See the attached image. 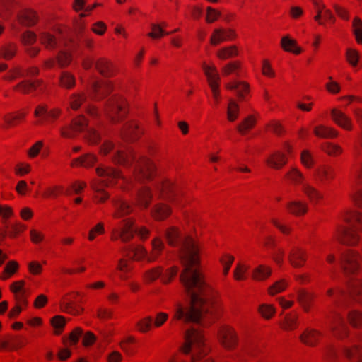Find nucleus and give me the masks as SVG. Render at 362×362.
Listing matches in <instances>:
<instances>
[{
	"label": "nucleus",
	"mask_w": 362,
	"mask_h": 362,
	"mask_svg": "<svg viewBox=\"0 0 362 362\" xmlns=\"http://www.w3.org/2000/svg\"><path fill=\"white\" fill-rule=\"evenodd\" d=\"M165 234L168 244L179 248L183 266L180 281L189 298L185 304L175 303L173 320L180 321L182 325L204 324L205 315L211 313L213 300L211 289L198 268V246L190 237L182 236L175 227L169 228Z\"/></svg>",
	"instance_id": "f257e3e1"
},
{
	"label": "nucleus",
	"mask_w": 362,
	"mask_h": 362,
	"mask_svg": "<svg viewBox=\"0 0 362 362\" xmlns=\"http://www.w3.org/2000/svg\"><path fill=\"white\" fill-rule=\"evenodd\" d=\"M103 153L106 154L113 151L112 159L119 164L126 167L132 168L133 177L127 179L121 175L120 173L109 167H98L96 169L99 176L103 177L102 182L105 185L112 183L115 180L121 179L126 184L127 187H134L136 196L139 204L147 207L151 198V193L146 187L139 188L137 185L143 181L151 179L153 176L155 166L153 163L144 156L136 154L130 148L119 149L115 148L113 144L107 141L103 144L101 149Z\"/></svg>",
	"instance_id": "f03ea898"
},
{
	"label": "nucleus",
	"mask_w": 362,
	"mask_h": 362,
	"mask_svg": "<svg viewBox=\"0 0 362 362\" xmlns=\"http://www.w3.org/2000/svg\"><path fill=\"white\" fill-rule=\"evenodd\" d=\"M110 91L111 86L107 82L93 78L90 81L89 98L84 93L74 94L70 99V105L73 110H77L82 105L90 115H97L98 110L90 103V101H100L105 98Z\"/></svg>",
	"instance_id": "7ed1b4c3"
},
{
	"label": "nucleus",
	"mask_w": 362,
	"mask_h": 362,
	"mask_svg": "<svg viewBox=\"0 0 362 362\" xmlns=\"http://www.w3.org/2000/svg\"><path fill=\"white\" fill-rule=\"evenodd\" d=\"M103 110L112 123H117L127 115V104L122 96L113 95L105 101Z\"/></svg>",
	"instance_id": "20e7f679"
},
{
	"label": "nucleus",
	"mask_w": 362,
	"mask_h": 362,
	"mask_svg": "<svg viewBox=\"0 0 362 362\" xmlns=\"http://www.w3.org/2000/svg\"><path fill=\"white\" fill-rule=\"evenodd\" d=\"M148 233L146 228H134L132 221L129 218H126L119 222L112 228V238H119L123 242H127L133 238L134 233H137L141 239H146L148 235Z\"/></svg>",
	"instance_id": "39448f33"
},
{
	"label": "nucleus",
	"mask_w": 362,
	"mask_h": 362,
	"mask_svg": "<svg viewBox=\"0 0 362 362\" xmlns=\"http://www.w3.org/2000/svg\"><path fill=\"white\" fill-rule=\"evenodd\" d=\"M87 130L88 134L90 136L92 142H97L99 139V134L92 129L87 127L86 120L83 116L73 119L70 126L61 129V134L64 137L71 138L76 132Z\"/></svg>",
	"instance_id": "423d86ee"
},
{
	"label": "nucleus",
	"mask_w": 362,
	"mask_h": 362,
	"mask_svg": "<svg viewBox=\"0 0 362 362\" xmlns=\"http://www.w3.org/2000/svg\"><path fill=\"white\" fill-rule=\"evenodd\" d=\"M163 248L164 245L163 242L159 238H156L152 242V252L150 255L141 246H130L127 249L126 252L127 255H130V253H132L133 257L136 259L146 257L148 261L151 262L157 259Z\"/></svg>",
	"instance_id": "0eeeda50"
},
{
	"label": "nucleus",
	"mask_w": 362,
	"mask_h": 362,
	"mask_svg": "<svg viewBox=\"0 0 362 362\" xmlns=\"http://www.w3.org/2000/svg\"><path fill=\"white\" fill-rule=\"evenodd\" d=\"M286 176L293 182L301 185L302 191L312 202H317L322 198L321 194L308 183L305 182L303 175L296 168H292Z\"/></svg>",
	"instance_id": "6e6552de"
},
{
	"label": "nucleus",
	"mask_w": 362,
	"mask_h": 362,
	"mask_svg": "<svg viewBox=\"0 0 362 362\" xmlns=\"http://www.w3.org/2000/svg\"><path fill=\"white\" fill-rule=\"evenodd\" d=\"M38 35L42 45L49 50L59 49L62 45L67 43V42L64 40V36L61 32L57 35H54L49 32L41 30L39 31Z\"/></svg>",
	"instance_id": "1a4fd4ad"
},
{
	"label": "nucleus",
	"mask_w": 362,
	"mask_h": 362,
	"mask_svg": "<svg viewBox=\"0 0 362 362\" xmlns=\"http://www.w3.org/2000/svg\"><path fill=\"white\" fill-rule=\"evenodd\" d=\"M202 66L206 76L207 77L208 83L211 89L213 96L217 102L219 97V74L214 66H210L204 62Z\"/></svg>",
	"instance_id": "9d476101"
},
{
	"label": "nucleus",
	"mask_w": 362,
	"mask_h": 362,
	"mask_svg": "<svg viewBox=\"0 0 362 362\" xmlns=\"http://www.w3.org/2000/svg\"><path fill=\"white\" fill-rule=\"evenodd\" d=\"M361 257L358 253L347 250L341 257V265L346 274H354L358 269Z\"/></svg>",
	"instance_id": "9b49d317"
},
{
	"label": "nucleus",
	"mask_w": 362,
	"mask_h": 362,
	"mask_svg": "<svg viewBox=\"0 0 362 362\" xmlns=\"http://www.w3.org/2000/svg\"><path fill=\"white\" fill-rule=\"evenodd\" d=\"M95 64L96 69L101 75L109 77L113 74V68L108 61L105 59H99L95 61L91 57H86L83 61V67L86 69H90Z\"/></svg>",
	"instance_id": "f8f14e48"
},
{
	"label": "nucleus",
	"mask_w": 362,
	"mask_h": 362,
	"mask_svg": "<svg viewBox=\"0 0 362 362\" xmlns=\"http://www.w3.org/2000/svg\"><path fill=\"white\" fill-rule=\"evenodd\" d=\"M332 315L329 317V327L334 336L343 338L346 334V327L340 314L337 311H332Z\"/></svg>",
	"instance_id": "ddd939ff"
},
{
	"label": "nucleus",
	"mask_w": 362,
	"mask_h": 362,
	"mask_svg": "<svg viewBox=\"0 0 362 362\" xmlns=\"http://www.w3.org/2000/svg\"><path fill=\"white\" fill-rule=\"evenodd\" d=\"M36 40V34L31 31H26L21 35V41L25 47V51L30 57L36 56L40 50L39 47H33Z\"/></svg>",
	"instance_id": "4468645a"
},
{
	"label": "nucleus",
	"mask_w": 362,
	"mask_h": 362,
	"mask_svg": "<svg viewBox=\"0 0 362 362\" xmlns=\"http://www.w3.org/2000/svg\"><path fill=\"white\" fill-rule=\"evenodd\" d=\"M219 338L222 344L227 349L233 348L237 344V337L230 327H223L219 332Z\"/></svg>",
	"instance_id": "2eb2a0df"
},
{
	"label": "nucleus",
	"mask_w": 362,
	"mask_h": 362,
	"mask_svg": "<svg viewBox=\"0 0 362 362\" xmlns=\"http://www.w3.org/2000/svg\"><path fill=\"white\" fill-rule=\"evenodd\" d=\"M112 203L115 207L112 216L115 218H121L132 211L130 204L122 198L114 199Z\"/></svg>",
	"instance_id": "dca6fc26"
},
{
	"label": "nucleus",
	"mask_w": 362,
	"mask_h": 362,
	"mask_svg": "<svg viewBox=\"0 0 362 362\" xmlns=\"http://www.w3.org/2000/svg\"><path fill=\"white\" fill-rule=\"evenodd\" d=\"M234 37L235 34L232 30L219 28L214 30L210 42L212 45H217L223 41L232 40Z\"/></svg>",
	"instance_id": "f3484780"
},
{
	"label": "nucleus",
	"mask_w": 362,
	"mask_h": 362,
	"mask_svg": "<svg viewBox=\"0 0 362 362\" xmlns=\"http://www.w3.org/2000/svg\"><path fill=\"white\" fill-rule=\"evenodd\" d=\"M60 110L54 109L48 110L47 107L45 105H39L36 107L35 115L40 118V121L52 122L59 115Z\"/></svg>",
	"instance_id": "a211bd4d"
},
{
	"label": "nucleus",
	"mask_w": 362,
	"mask_h": 362,
	"mask_svg": "<svg viewBox=\"0 0 362 362\" xmlns=\"http://www.w3.org/2000/svg\"><path fill=\"white\" fill-rule=\"evenodd\" d=\"M288 260L294 267H300L305 262L306 252L300 247H293L289 253Z\"/></svg>",
	"instance_id": "6ab92c4d"
},
{
	"label": "nucleus",
	"mask_w": 362,
	"mask_h": 362,
	"mask_svg": "<svg viewBox=\"0 0 362 362\" xmlns=\"http://www.w3.org/2000/svg\"><path fill=\"white\" fill-rule=\"evenodd\" d=\"M341 353L352 362H362V349L358 348L356 345L344 346Z\"/></svg>",
	"instance_id": "aec40b11"
},
{
	"label": "nucleus",
	"mask_w": 362,
	"mask_h": 362,
	"mask_svg": "<svg viewBox=\"0 0 362 362\" xmlns=\"http://www.w3.org/2000/svg\"><path fill=\"white\" fill-rule=\"evenodd\" d=\"M321 333L315 329H306L299 337L300 341L306 345L314 346L316 344Z\"/></svg>",
	"instance_id": "412c9836"
},
{
	"label": "nucleus",
	"mask_w": 362,
	"mask_h": 362,
	"mask_svg": "<svg viewBox=\"0 0 362 362\" xmlns=\"http://www.w3.org/2000/svg\"><path fill=\"white\" fill-rule=\"evenodd\" d=\"M331 115L333 120L338 125L346 129H351V121L344 113L338 110L333 109L331 111Z\"/></svg>",
	"instance_id": "4be33fe9"
},
{
	"label": "nucleus",
	"mask_w": 362,
	"mask_h": 362,
	"mask_svg": "<svg viewBox=\"0 0 362 362\" xmlns=\"http://www.w3.org/2000/svg\"><path fill=\"white\" fill-rule=\"evenodd\" d=\"M316 175L322 184L333 179L334 177V169L329 165H321L316 170Z\"/></svg>",
	"instance_id": "5701e85b"
},
{
	"label": "nucleus",
	"mask_w": 362,
	"mask_h": 362,
	"mask_svg": "<svg viewBox=\"0 0 362 362\" xmlns=\"http://www.w3.org/2000/svg\"><path fill=\"white\" fill-rule=\"evenodd\" d=\"M226 88L235 90L240 99H244L245 93L249 91V85L243 81H235L226 84Z\"/></svg>",
	"instance_id": "b1692460"
},
{
	"label": "nucleus",
	"mask_w": 362,
	"mask_h": 362,
	"mask_svg": "<svg viewBox=\"0 0 362 362\" xmlns=\"http://www.w3.org/2000/svg\"><path fill=\"white\" fill-rule=\"evenodd\" d=\"M267 163L272 168L279 169L286 163V159L284 153L277 151L267 160Z\"/></svg>",
	"instance_id": "393cba45"
},
{
	"label": "nucleus",
	"mask_w": 362,
	"mask_h": 362,
	"mask_svg": "<svg viewBox=\"0 0 362 362\" xmlns=\"http://www.w3.org/2000/svg\"><path fill=\"white\" fill-rule=\"evenodd\" d=\"M37 17L35 13L30 10L23 11L18 15L19 22L24 25H33L37 22Z\"/></svg>",
	"instance_id": "a878e982"
},
{
	"label": "nucleus",
	"mask_w": 362,
	"mask_h": 362,
	"mask_svg": "<svg viewBox=\"0 0 362 362\" xmlns=\"http://www.w3.org/2000/svg\"><path fill=\"white\" fill-rule=\"evenodd\" d=\"M139 127L134 122L127 123L122 129V136L125 139L134 140L139 134Z\"/></svg>",
	"instance_id": "bb28decb"
},
{
	"label": "nucleus",
	"mask_w": 362,
	"mask_h": 362,
	"mask_svg": "<svg viewBox=\"0 0 362 362\" xmlns=\"http://www.w3.org/2000/svg\"><path fill=\"white\" fill-rule=\"evenodd\" d=\"M281 45L283 49L286 52H293L296 54L301 52V49L297 46L296 41L291 39L288 35L281 38Z\"/></svg>",
	"instance_id": "cd10ccee"
},
{
	"label": "nucleus",
	"mask_w": 362,
	"mask_h": 362,
	"mask_svg": "<svg viewBox=\"0 0 362 362\" xmlns=\"http://www.w3.org/2000/svg\"><path fill=\"white\" fill-rule=\"evenodd\" d=\"M41 83L42 81L40 80L35 81L24 80L15 86L13 88L23 93H28L30 90L35 89L38 86L41 84Z\"/></svg>",
	"instance_id": "c85d7f7f"
},
{
	"label": "nucleus",
	"mask_w": 362,
	"mask_h": 362,
	"mask_svg": "<svg viewBox=\"0 0 362 362\" xmlns=\"http://www.w3.org/2000/svg\"><path fill=\"white\" fill-rule=\"evenodd\" d=\"M287 207L291 214L296 216L305 214L308 209L307 204L300 201L290 202L287 204Z\"/></svg>",
	"instance_id": "c756f323"
},
{
	"label": "nucleus",
	"mask_w": 362,
	"mask_h": 362,
	"mask_svg": "<svg viewBox=\"0 0 362 362\" xmlns=\"http://www.w3.org/2000/svg\"><path fill=\"white\" fill-rule=\"evenodd\" d=\"M170 209L164 204H157L152 210V216L156 220H163L170 214Z\"/></svg>",
	"instance_id": "7c9ffc66"
},
{
	"label": "nucleus",
	"mask_w": 362,
	"mask_h": 362,
	"mask_svg": "<svg viewBox=\"0 0 362 362\" xmlns=\"http://www.w3.org/2000/svg\"><path fill=\"white\" fill-rule=\"evenodd\" d=\"M272 270L264 265H259L252 271V278L257 281H263L270 276Z\"/></svg>",
	"instance_id": "2f4dec72"
},
{
	"label": "nucleus",
	"mask_w": 362,
	"mask_h": 362,
	"mask_svg": "<svg viewBox=\"0 0 362 362\" xmlns=\"http://www.w3.org/2000/svg\"><path fill=\"white\" fill-rule=\"evenodd\" d=\"M314 133L317 136L325 139L332 138L337 136V133L334 129L324 125H320L315 127Z\"/></svg>",
	"instance_id": "473e14b6"
},
{
	"label": "nucleus",
	"mask_w": 362,
	"mask_h": 362,
	"mask_svg": "<svg viewBox=\"0 0 362 362\" xmlns=\"http://www.w3.org/2000/svg\"><path fill=\"white\" fill-rule=\"evenodd\" d=\"M23 286L24 281H16L11 286V289L16 295V298L18 300L26 304V301L25 300L26 291L23 288Z\"/></svg>",
	"instance_id": "72a5a7b5"
},
{
	"label": "nucleus",
	"mask_w": 362,
	"mask_h": 362,
	"mask_svg": "<svg viewBox=\"0 0 362 362\" xmlns=\"http://www.w3.org/2000/svg\"><path fill=\"white\" fill-rule=\"evenodd\" d=\"M239 114V105L238 104L233 100H230L227 109V116L228 119L230 122L235 121L238 116Z\"/></svg>",
	"instance_id": "f704fd0d"
},
{
	"label": "nucleus",
	"mask_w": 362,
	"mask_h": 362,
	"mask_svg": "<svg viewBox=\"0 0 362 362\" xmlns=\"http://www.w3.org/2000/svg\"><path fill=\"white\" fill-rule=\"evenodd\" d=\"M59 81L61 86L66 88H71L75 85L74 76L67 71L61 74Z\"/></svg>",
	"instance_id": "c9c22d12"
},
{
	"label": "nucleus",
	"mask_w": 362,
	"mask_h": 362,
	"mask_svg": "<svg viewBox=\"0 0 362 362\" xmlns=\"http://www.w3.org/2000/svg\"><path fill=\"white\" fill-rule=\"evenodd\" d=\"M17 48L14 45H7L0 49V58L11 59L16 53Z\"/></svg>",
	"instance_id": "e433bc0d"
},
{
	"label": "nucleus",
	"mask_w": 362,
	"mask_h": 362,
	"mask_svg": "<svg viewBox=\"0 0 362 362\" xmlns=\"http://www.w3.org/2000/svg\"><path fill=\"white\" fill-rule=\"evenodd\" d=\"M312 298L311 294L304 290H300L298 293V300L305 311H308Z\"/></svg>",
	"instance_id": "4c0bfd02"
},
{
	"label": "nucleus",
	"mask_w": 362,
	"mask_h": 362,
	"mask_svg": "<svg viewBox=\"0 0 362 362\" xmlns=\"http://www.w3.org/2000/svg\"><path fill=\"white\" fill-rule=\"evenodd\" d=\"M351 295L362 301V279H356L350 283Z\"/></svg>",
	"instance_id": "58836bf2"
},
{
	"label": "nucleus",
	"mask_w": 362,
	"mask_h": 362,
	"mask_svg": "<svg viewBox=\"0 0 362 362\" xmlns=\"http://www.w3.org/2000/svg\"><path fill=\"white\" fill-rule=\"evenodd\" d=\"M95 162V157L91 154L85 156L74 160L73 165H83L85 167L91 166Z\"/></svg>",
	"instance_id": "ea45409f"
},
{
	"label": "nucleus",
	"mask_w": 362,
	"mask_h": 362,
	"mask_svg": "<svg viewBox=\"0 0 362 362\" xmlns=\"http://www.w3.org/2000/svg\"><path fill=\"white\" fill-rule=\"evenodd\" d=\"M238 55V50L235 46L224 47L217 52V56L221 59H227Z\"/></svg>",
	"instance_id": "a19ab883"
},
{
	"label": "nucleus",
	"mask_w": 362,
	"mask_h": 362,
	"mask_svg": "<svg viewBox=\"0 0 362 362\" xmlns=\"http://www.w3.org/2000/svg\"><path fill=\"white\" fill-rule=\"evenodd\" d=\"M353 33L358 43L362 44V21L356 17L353 21Z\"/></svg>",
	"instance_id": "79ce46f5"
},
{
	"label": "nucleus",
	"mask_w": 362,
	"mask_h": 362,
	"mask_svg": "<svg viewBox=\"0 0 362 362\" xmlns=\"http://www.w3.org/2000/svg\"><path fill=\"white\" fill-rule=\"evenodd\" d=\"M255 124V119L252 116L245 118L243 122L237 126L238 131L241 134H245L247 130L250 129Z\"/></svg>",
	"instance_id": "37998d69"
},
{
	"label": "nucleus",
	"mask_w": 362,
	"mask_h": 362,
	"mask_svg": "<svg viewBox=\"0 0 362 362\" xmlns=\"http://www.w3.org/2000/svg\"><path fill=\"white\" fill-rule=\"evenodd\" d=\"M298 315L296 313H289L285 316L284 328L286 329H293L297 325Z\"/></svg>",
	"instance_id": "c03bdc74"
},
{
	"label": "nucleus",
	"mask_w": 362,
	"mask_h": 362,
	"mask_svg": "<svg viewBox=\"0 0 362 362\" xmlns=\"http://www.w3.org/2000/svg\"><path fill=\"white\" fill-rule=\"evenodd\" d=\"M240 63L238 62H233L226 64L222 69V72L225 76H228L233 73L238 75Z\"/></svg>",
	"instance_id": "a18cd8bd"
},
{
	"label": "nucleus",
	"mask_w": 362,
	"mask_h": 362,
	"mask_svg": "<svg viewBox=\"0 0 362 362\" xmlns=\"http://www.w3.org/2000/svg\"><path fill=\"white\" fill-rule=\"evenodd\" d=\"M25 76V74L23 69L20 66H17L10 69L7 74L4 76V79L12 81L16 78L17 77H23Z\"/></svg>",
	"instance_id": "49530a36"
},
{
	"label": "nucleus",
	"mask_w": 362,
	"mask_h": 362,
	"mask_svg": "<svg viewBox=\"0 0 362 362\" xmlns=\"http://www.w3.org/2000/svg\"><path fill=\"white\" fill-rule=\"evenodd\" d=\"M346 56L347 61L352 66L355 67L357 66L359 60V54L356 49H347Z\"/></svg>",
	"instance_id": "de8ad7c7"
},
{
	"label": "nucleus",
	"mask_w": 362,
	"mask_h": 362,
	"mask_svg": "<svg viewBox=\"0 0 362 362\" xmlns=\"http://www.w3.org/2000/svg\"><path fill=\"white\" fill-rule=\"evenodd\" d=\"M51 323L55 329V334H59L65 325V320L62 316L57 315L52 317Z\"/></svg>",
	"instance_id": "09e8293b"
},
{
	"label": "nucleus",
	"mask_w": 362,
	"mask_h": 362,
	"mask_svg": "<svg viewBox=\"0 0 362 362\" xmlns=\"http://www.w3.org/2000/svg\"><path fill=\"white\" fill-rule=\"evenodd\" d=\"M153 318L151 316H147L141 320L136 323L139 330L141 332H146L152 326Z\"/></svg>",
	"instance_id": "8fccbe9b"
},
{
	"label": "nucleus",
	"mask_w": 362,
	"mask_h": 362,
	"mask_svg": "<svg viewBox=\"0 0 362 362\" xmlns=\"http://www.w3.org/2000/svg\"><path fill=\"white\" fill-rule=\"evenodd\" d=\"M152 32L149 33L148 35L152 38H159L165 35H169L170 33L165 32L163 28L158 24H151Z\"/></svg>",
	"instance_id": "3c124183"
},
{
	"label": "nucleus",
	"mask_w": 362,
	"mask_h": 362,
	"mask_svg": "<svg viewBox=\"0 0 362 362\" xmlns=\"http://www.w3.org/2000/svg\"><path fill=\"white\" fill-rule=\"evenodd\" d=\"M348 317L350 322L354 326H360L362 325V314L356 310H351L348 313Z\"/></svg>",
	"instance_id": "603ef678"
},
{
	"label": "nucleus",
	"mask_w": 362,
	"mask_h": 362,
	"mask_svg": "<svg viewBox=\"0 0 362 362\" xmlns=\"http://www.w3.org/2000/svg\"><path fill=\"white\" fill-rule=\"evenodd\" d=\"M71 62V55L69 52L60 50L57 55V63L61 67L69 64Z\"/></svg>",
	"instance_id": "864d4df0"
},
{
	"label": "nucleus",
	"mask_w": 362,
	"mask_h": 362,
	"mask_svg": "<svg viewBox=\"0 0 362 362\" xmlns=\"http://www.w3.org/2000/svg\"><path fill=\"white\" fill-rule=\"evenodd\" d=\"M287 284L284 280H280L279 281L275 282L272 286H271L269 288V293L271 295H274L277 293L281 292L284 291Z\"/></svg>",
	"instance_id": "5fc2aeb1"
},
{
	"label": "nucleus",
	"mask_w": 362,
	"mask_h": 362,
	"mask_svg": "<svg viewBox=\"0 0 362 362\" xmlns=\"http://www.w3.org/2000/svg\"><path fill=\"white\" fill-rule=\"evenodd\" d=\"M62 306L64 310L74 315L79 314L81 311V308L80 307H76L74 303L71 300L64 301Z\"/></svg>",
	"instance_id": "6e6d98bb"
},
{
	"label": "nucleus",
	"mask_w": 362,
	"mask_h": 362,
	"mask_svg": "<svg viewBox=\"0 0 362 362\" xmlns=\"http://www.w3.org/2000/svg\"><path fill=\"white\" fill-rule=\"evenodd\" d=\"M135 341L134 338L132 336L127 337L125 339L121 341L120 346L122 349L127 354L134 353L132 347L129 346V344L133 343Z\"/></svg>",
	"instance_id": "4d7b16f0"
},
{
	"label": "nucleus",
	"mask_w": 362,
	"mask_h": 362,
	"mask_svg": "<svg viewBox=\"0 0 362 362\" xmlns=\"http://www.w3.org/2000/svg\"><path fill=\"white\" fill-rule=\"evenodd\" d=\"M82 335H83V330L79 327L75 328L69 337V341L70 342V344H71V345L76 344L78 342L79 339Z\"/></svg>",
	"instance_id": "13d9d810"
},
{
	"label": "nucleus",
	"mask_w": 362,
	"mask_h": 362,
	"mask_svg": "<svg viewBox=\"0 0 362 362\" xmlns=\"http://www.w3.org/2000/svg\"><path fill=\"white\" fill-rule=\"evenodd\" d=\"M300 159L302 163L307 168H311L313 164L312 156L310 153L307 150L302 151Z\"/></svg>",
	"instance_id": "bf43d9fd"
},
{
	"label": "nucleus",
	"mask_w": 362,
	"mask_h": 362,
	"mask_svg": "<svg viewBox=\"0 0 362 362\" xmlns=\"http://www.w3.org/2000/svg\"><path fill=\"white\" fill-rule=\"evenodd\" d=\"M234 260V257L230 255H226L225 258L221 259V262L223 266V274L227 275L230 266Z\"/></svg>",
	"instance_id": "052dcab7"
},
{
	"label": "nucleus",
	"mask_w": 362,
	"mask_h": 362,
	"mask_svg": "<svg viewBox=\"0 0 362 362\" xmlns=\"http://www.w3.org/2000/svg\"><path fill=\"white\" fill-rule=\"evenodd\" d=\"M206 21L208 23H213L221 16V13L216 10L213 9L211 7L206 8Z\"/></svg>",
	"instance_id": "680f3d73"
},
{
	"label": "nucleus",
	"mask_w": 362,
	"mask_h": 362,
	"mask_svg": "<svg viewBox=\"0 0 362 362\" xmlns=\"http://www.w3.org/2000/svg\"><path fill=\"white\" fill-rule=\"evenodd\" d=\"M325 150L328 154L331 156L339 155L342 151L340 146L332 144H327L325 148Z\"/></svg>",
	"instance_id": "e2e57ef3"
},
{
	"label": "nucleus",
	"mask_w": 362,
	"mask_h": 362,
	"mask_svg": "<svg viewBox=\"0 0 362 362\" xmlns=\"http://www.w3.org/2000/svg\"><path fill=\"white\" fill-rule=\"evenodd\" d=\"M78 38L79 42L81 43L82 45H85L88 48H91L92 47V46H93V40L90 37H89L88 36V35L86 34L85 33L81 32V33H80L78 35Z\"/></svg>",
	"instance_id": "0e129e2a"
},
{
	"label": "nucleus",
	"mask_w": 362,
	"mask_h": 362,
	"mask_svg": "<svg viewBox=\"0 0 362 362\" xmlns=\"http://www.w3.org/2000/svg\"><path fill=\"white\" fill-rule=\"evenodd\" d=\"M259 312L264 317L269 318L274 313V308L272 305H262L259 307Z\"/></svg>",
	"instance_id": "69168bd1"
},
{
	"label": "nucleus",
	"mask_w": 362,
	"mask_h": 362,
	"mask_svg": "<svg viewBox=\"0 0 362 362\" xmlns=\"http://www.w3.org/2000/svg\"><path fill=\"white\" fill-rule=\"evenodd\" d=\"M168 315L163 312L158 313L154 321V325L157 327L162 326L168 320Z\"/></svg>",
	"instance_id": "338daca9"
},
{
	"label": "nucleus",
	"mask_w": 362,
	"mask_h": 362,
	"mask_svg": "<svg viewBox=\"0 0 362 362\" xmlns=\"http://www.w3.org/2000/svg\"><path fill=\"white\" fill-rule=\"evenodd\" d=\"M247 267L242 264H238L236 269L234 271V276L236 280H242L245 279L244 274L247 270Z\"/></svg>",
	"instance_id": "774afa93"
}]
</instances>
